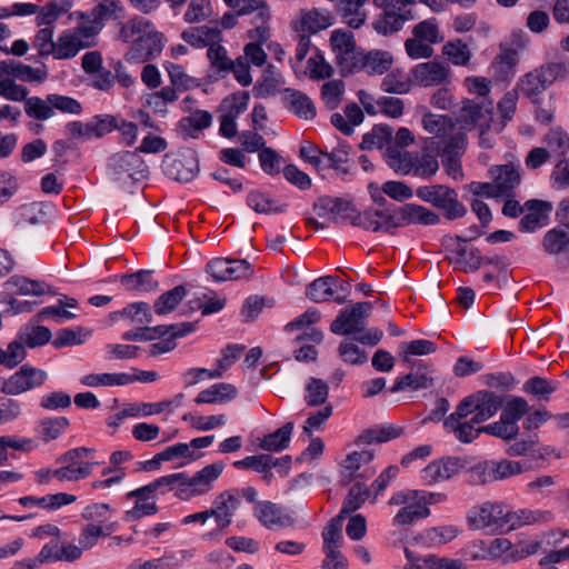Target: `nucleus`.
Segmentation results:
<instances>
[{
  "instance_id": "36",
  "label": "nucleus",
  "mask_w": 569,
  "mask_h": 569,
  "mask_svg": "<svg viewBox=\"0 0 569 569\" xmlns=\"http://www.w3.org/2000/svg\"><path fill=\"white\" fill-rule=\"evenodd\" d=\"M295 425L292 421L284 423L276 431L263 436L259 447L264 451L279 452L289 447Z\"/></svg>"
},
{
  "instance_id": "60",
  "label": "nucleus",
  "mask_w": 569,
  "mask_h": 569,
  "mask_svg": "<svg viewBox=\"0 0 569 569\" xmlns=\"http://www.w3.org/2000/svg\"><path fill=\"white\" fill-rule=\"evenodd\" d=\"M246 350L242 343H228L220 351V358L216 361V378H220L223 373L240 358Z\"/></svg>"
},
{
  "instance_id": "46",
  "label": "nucleus",
  "mask_w": 569,
  "mask_h": 569,
  "mask_svg": "<svg viewBox=\"0 0 569 569\" xmlns=\"http://www.w3.org/2000/svg\"><path fill=\"white\" fill-rule=\"evenodd\" d=\"M305 401L309 407H320L325 405L329 397L328 383L316 377H310L306 385Z\"/></svg>"
},
{
  "instance_id": "54",
  "label": "nucleus",
  "mask_w": 569,
  "mask_h": 569,
  "mask_svg": "<svg viewBox=\"0 0 569 569\" xmlns=\"http://www.w3.org/2000/svg\"><path fill=\"white\" fill-rule=\"evenodd\" d=\"M81 383L87 387L98 386H124L132 383L129 373H89L80 379Z\"/></svg>"
},
{
  "instance_id": "43",
  "label": "nucleus",
  "mask_w": 569,
  "mask_h": 569,
  "mask_svg": "<svg viewBox=\"0 0 569 569\" xmlns=\"http://www.w3.org/2000/svg\"><path fill=\"white\" fill-rule=\"evenodd\" d=\"M347 516L339 512L336 517L331 518L322 531V551L340 550V545L343 539L342 526Z\"/></svg>"
},
{
  "instance_id": "62",
  "label": "nucleus",
  "mask_w": 569,
  "mask_h": 569,
  "mask_svg": "<svg viewBox=\"0 0 569 569\" xmlns=\"http://www.w3.org/2000/svg\"><path fill=\"white\" fill-rule=\"evenodd\" d=\"M249 99L250 94L248 91H237L222 99L219 109L221 111H227V116H231L237 119L246 111Z\"/></svg>"
},
{
  "instance_id": "44",
  "label": "nucleus",
  "mask_w": 569,
  "mask_h": 569,
  "mask_svg": "<svg viewBox=\"0 0 569 569\" xmlns=\"http://www.w3.org/2000/svg\"><path fill=\"white\" fill-rule=\"evenodd\" d=\"M467 243L468 239H465L463 236H445L441 240V244L445 247L446 251L450 253L445 257V260L456 267H462L465 257L467 256Z\"/></svg>"
},
{
  "instance_id": "24",
  "label": "nucleus",
  "mask_w": 569,
  "mask_h": 569,
  "mask_svg": "<svg viewBox=\"0 0 569 569\" xmlns=\"http://www.w3.org/2000/svg\"><path fill=\"white\" fill-rule=\"evenodd\" d=\"M488 116L486 121H493V103L492 100L485 99L480 102L466 99L462 101V107L459 113V121L468 124L482 123L481 120Z\"/></svg>"
},
{
  "instance_id": "11",
  "label": "nucleus",
  "mask_w": 569,
  "mask_h": 569,
  "mask_svg": "<svg viewBox=\"0 0 569 569\" xmlns=\"http://www.w3.org/2000/svg\"><path fill=\"white\" fill-rule=\"evenodd\" d=\"M525 208L529 212L525 214L518 223L520 232H535L538 228L549 223V214L553 209L550 201L530 199L525 202Z\"/></svg>"
},
{
  "instance_id": "32",
  "label": "nucleus",
  "mask_w": 569,
  "mask_h": 569,
  "mask_svg": "<svg viewBox=\"0 0 569 569\" xmlns=\"http://www.w3.org/2000/svg\"><path fill=\"white\" fill-rule=\"evenodd\" d=\"M542 249L550 256H565L569 260V232L561 226L548 230L541 242Z\"/></svg>"
},
{
  "instance_id": "12",
  "label": "nucleus",
  "mask_w": 569,
  "mask_h": 569,
  "mask_svg": "<svg viewBox=\"0 0 569 569\" xmlns=\"http://www.w3.org/2000/svg\"><path fill=\"white\" fill-rule=\"evenodd\" d=\"M253 516L268 529L286 528L295 525V519L288 513H283L282 508L269 500L257 502L253 507Z\"/></svg>"
},
{
  "instance_id": "45",
  "label": "nucleus",
  "mask_w": 569,
  "mask_h": 569,
  "mask_svg": "<svg viewBox=\"0 0 569 569\" xmlns=\"http://www.w3.org/2000/svg\"><path fill=\"white\" fill-rule=\"evenodd\" d=\"M437 345L427 339L403 341L399 345V357L403 363L411 362V356H426L436 352Z\"/></svg>"
},
{
  "instance_id": "9",
  "label": "nucleus",
  "mask_w": 569,
  "mask_h": 569,
  "mask_svg": "<svg viewBox=\"0 0 569 569\" xmlns=\"http://www.w3.org/2000/svg\"><path fill=\"white\" fill-rule=\"evenodd\" d=\"M47 373L29 363L22 365L8 379L2 378L0 391L9 396H18L44 383Z\"/></svg>"
},
{
  "instance_id": "21",
  "label": "nucleus",
  "mask_w": 569,
  "mask_h": 569,
  "mask_svg": "<svg viewBox=\"0 0 569 569\" xmlns=\"http://www.w3.org/2000/svg\"><path fill=\"white\" fill-rule=\"evenodd\" d=\"M253 268L247 260H226L216 258V282L250 279Z\"/></svg>"
},
{
  "instance_id": "2",
  "label": "nucleus",
  "mask_w": 569,
  "mask_h": 569,
  "mask_svg": "<svg viewBox=\"0 0 569 569\" xmlns=\"http://www.w3.org/2000/svg\"><path fill=\"white\" fill-rule=\"evenodd\" d=\"M313 211L320 218H328L336 226L350 223L358 228L361 211L352 200L342 197L320 196L312 204Z\"/></svg>"
},
{
  "instance_id": "56",
  "label": "nucleus",
  "mask_w": 569,
  "mask_h": 569,
  "mask_svg": "<svg viewBox=\"0 0 569 569\" xmlns=\"http://www.w3.org/2000/svg\"><path fill=\"white\" fill-rule=\"evenodd\" d=\"M529 410L530 407L525 398L510 397L506 402L500 417L505 420V423H509V426L515 427L518 426L517 422L526 416Z\"/></svg>"
},
{
  "instance_id": "15",
  "label": "nucleus",
  "mask_w": 569,
  "mask_h": 569,
  "mask_svg": "<svg viewBox=\"0 0 569 569\" xmlns=\"http://www.w3.org/2000/svg\"><path fill=\"white\" fill-rule=\"evenodd\" d=\"M488 173L501 197H513L515 189L520 184V172L512 164H497L489 168Z\"/></svg>"
},
{
  "instance_id": "22",
  "label": "nucleus",
  "mask_w": 569,
  "mask_h": 569,
  "mask_svg": "<svg viewBox=\"0 0 569 569\" xmlns=\"http://www.w3.org/2000/svg\"><path fill=\"white\" fill-rule=\"evenodd\" d=\"M154 271L140 269L134 272L123 273L119 280L121 286L129 292L147 293L159 289V281L153 277Z\"/></svg>"
},
{
  "instance_id": "48",
  "label": "nucleus",
  "mask_w": 569,
  "mask_h": 569,
  "mask_svg": "<svg viewBox=\"0 0 569 569\" xmlns=\"http://www.w3.org/2000/svg\"><path fill=\"white\" fill-rule=\"evenodd\" d=\"M123 12L124 8L120 0H106L91 10V22L102 27L104 20L122 18Z\"/></svg>"
},
{
  "instance_id": "58",
  "label": "nucleus",
  "mask_w": 569,
  "mask_h": 569,
  "mask_svg": "<svg viewBox=\"0 0 569 569\" xmlns=\"http://www.w3.org/2000/svg\"><path fill=\"white\" fill-rule=\"evenodd\" d=\"M550 517V512L540 511V510H531V509H518L511 510L509 515L510 520V531L515 530L519 527L537 523L540 521H546L547 518Z\"/></svg>"
},
{
  "instance_id": "50",
  "label": "nucleus",
  "mask_w": 569,
  "mask_h": 569,
  "mask_svg": "<svg viewBox=\"0 0 569 569\" xmlns=\"http://www.w3.org/2000/svg\"><path fill=\"white\" fill-rule=\"evenodd\" d=\"M196 325L197 322H186L181 331H172L170 336L161 339V341L150 345L148 350L149 356L156 357L172 351L177 346L176 340L192 333L196 330Z\"/></svg>"
},
{
  "instance_id": "29",
  "label": "nucleus",
  "mask_w": 569,
  "mask_h": 569,
  "mask_svg": "<svg viewBox=\"0 0 569 569\" xmlns=\"http://www.w3.org/2000/svg\"><path fill=\"white\" fill-rule=\"evenodd\" d=\"M403 159H408L409 161V163L402 168L403 174H408L412 170L416 177L430 179L439 169L437 157L431 153H423L421 157L417 156L412 158L409 152H405Z\"/></svg>"
},
{
  "instance_id": "10",
  "label": "nucleus",
  "mask_w": 569,
  "mask_h": 569,
  "mask_svg": "<svg viewBox=\"0 0 569 569\" xmlns=\"http://www.w3.org/2000/svg\"><path fill=\"white\" fill-rule=\"evenodd\" d=\"M164 36L159 31H149L132 41L128 60L150 61L158 57L164 46Z\"/></svg>"
},
{
  "instance_id": "34",
  "label": "nucleus",
  "mask_w": 569,
  "mask_h": 569,
  "mask_svg": "<svg viewBox=\"0 0 569 569\" xmlns=\"http://www.w3.org/2000/svg\"><path fill=\"white\" fill-rule=\"evenodd\" d=\"M492 502L487 501L480 506L473 507L467 515L468 527L472 530H487L493 533L497 521H493Z\"/></svg>"
},
{
  "instance_id": "30",
  "label": "nucleus",
  "mask_w": 569,
  "mask_h": 569,
  "mask_svg": "<svg viewBox=\"0 0 569 569\" xmlns=\"http://www.w3.org/2000/svg\"><path fill=\"white\" fill-rule=\"evenodd\" d=\"M282 76L276 72L273 64H268L260 78L256 81L252 93L254 98L262 99L274 96L279 92V86L283 84Z\"/></svg>"
},
{
  "instance_id": "42",
  "label": "nucleus",
  "mask_w": 569,
  "mask_h": 569,
  "mask_svg": "<svg viewBox=\"0 0 569 569\" xmlns=\"http://www.w3.org/2000/svg\"><path fill=\"white\" fill-rule=\"evenodd\" d=\"M70 426L67 417H46L38 422V432L41 440L48 443L58 439Z\"/></svg>"
},
{
  "instance_id": "27",
  "label": "nucleus",
  "mask_w": 569,
  "mask_h": 569,
  "mask_svg": "<svg viewBox=\"0 0 569 569\" xmlns=\"http://www.w3.org/2000/svg\"><path fill=\"white\" fill-rule=\"evenodd\" d=\"M240 505L239 493L237 489L221 492L216 498V526L220 529L231 523V517Z\"/></svg>"
},
{
  "instance_id": "5",
  "label": "nucleus",
  "mask_w": 569,
  "mask_h": 569,
  "mask_svg": "<svg viewBox=\"0 0 569 569\" xmlns=\"http://www.w3.org/2000/svg\"><path fill=\"white\" fill-rule=\"evenodd\" d=\"M108 174L113 181L133 182L149 177V167L137 151H119L108 159Z\"/></svg>"
},
{
  "instance_id": "6",
  "label": "nucleus",
  "mask_w": 569,
  "mask_h": 569,
  "mask_svg": "<svg viewBox=\"0 0 569 569\" xmlns=\"http://www.w3.org/2000/svg\"><path fill=\"white\" fill-rule=\"evenodd\" d=\"M473 460L472 457L451 456L432 460L421 470V479L427 485H432L448 480L460 472H467V479H471Z\"/></svg>"
},
{
  "instance_id": "16",
  "label": "nucleus",
  "mask_w": 569,
  "mask_h": 569,
  "mask_svg": "<svg viewBox=\"0 0 569 569\" xmlns=\"http://www.w3.org/2000/svg\"><path fill=\"white\" fill-rule=\"evenodd\" d=\"M1 72L12 79L23 82H43L48 78V70L44 63L42 68H32L21 61L7 59L0 61Z\"/></svg>"
},
{
  "instance_id": "40",
  "label": "nucleus",
  "mask_w": 569,
  "mask_h": 569,
  "mask_svg": "<svg viewBox=\"0 0 569 569\" xmlns=\"http://www.w3.org/2000/svg\"><path fill=\"white\" fill-rule=\"evenodd\" d=\"M458 532L459 530L455 526L432 527L417 535L413 540L425 547H430L453 540L458 536Z\"/></svg>"
},
{
  "instance_id": "57",
  "label": "nucleus",
  "mask_w": 569,
  "mask_h": 569,
  "mask_svg": "<svg viewBox=\"0 0 569 569\" xmlns=\"http://www.w3.org/2000/svg\"><path fill=\"white\" fill-rule=\"evenodd\" d=\"M248 206L258 213H282L288 204L282 203L273 207L274 201L260 191H250L247 196Z\"/></svg>"
},
{
  "instance_id": "7",
  "label": "nucleus",
  "mask_w": 569,
  "mask_h": 569,
  "mask_svg": "<svg viewBox=\"0 0 569 569\" xmlns=\"http://www.w3.org/2000/svg\"><path fill=\"white\" fill-rule=\"evenodd\" d=\"M400 206H389L386 209L369 207L361 211L358 228L371 232H385L395 236L400 228Z\"/></svg>"
},
{
  "instance_id": "25",
  "label": "nucleus",
  "mask_w": 569,
  "mask_h": 569,
  "mask_svg": "<svg viewBox=\"0 0 569 569\" xmlns=\"http://www.w3.org/2000/svg\"><path fill=\"white\" fill-rule=\"evenodd\" d=\"M449 70L436 61H429L417 64L411 70V76L416 82L423 87L442 83L448 77Z\"/></svg>"
},
{
  "instance_id": "55",
  "label": "nucleus",
  "mask_w": 569,
  "mask_h": 569,
  "mask_svg": "<svg viewBox=\"0 0 569 569\" xmlns=\"http://www.w3.org/2000/svg\"><path fill=\"white\" fill-rule=\"evenodd\" d=\"M557 388V382L549 381L540 376L529 378L522 386L523 392L543 401H548Z\"/></svg>"
},
{
  "instance_id": "35",
  "label": "nucleus",
  "mask_w": 569,
  "mask_h": 569,
  "mask_svg": "<svg viewBox=\"0 0 569 569\" xmlns=\"http://www.w3.org/2000/svg\"><path fill=\"white\" fill-rule=\"evenodd\" d=\"M92 336V330L82 326L62 328L56 332L51 341L54 349H62L71 346H80Z\"/></svg>"
},
{
  "instance_id": "19",
  "label": "nucleus",
  "mask_w": 569,
  "mask_h": 569,
  "mask_svg": "<svg viewBox=\"0 0 569 569\" xmlns=\"http://www.w3.org/2000/svg\"><path fill=\"white\" fill-rule=\"evenodd\" d=\"M400 228L409 224L436 226L440 222V216L417 203H405L399 207Z\"/></svg>"
},
{
  "instance_id": "26",
  "label": "nucleus",
  "mask_w": 569,
  "mask_h": 569,
  "mask_svg": "<svg viewBox=\"0 0 569 569\" xmlns=\"http://www.w3.org/2000/svg\"><path fill=\"white\" fill-rule=\"evenodd\" d=\"M405 433L402 427L393 425L375 426L362 430L357 437L356 445L383 443L397 439Z\"/></svg>"
},
{
  "instance_id": "14",
  "label": "nucleus",
  "mask_w": 569,
  "mask_h": 569,
  "mask_svg": "<svg viewBox=\"0 0 569 569\" xmlns=\"http://www.w3.org/2000/svg\"><path fill=\"white\" fill-rule=\"evenodd\" d=\"M367 320L362 311L351 308H342L336 319L330 323V331L339 336H350L363 331Z\"/></svg>"
},
{
  "instance_id": "51",
  "label": "nucleus",
  "mask_w": 569,
  "mask_h": 569,
  "mask_svg": "<svg viewBox=\"0 0 569 569\" xmlns=\"http://www.w3.org/2000/svg\"><path fill=\"white\" fill-rule=\"evenodd\" d=\"M517 100H518V91L517 89L507 91L503 97L498 102V110L501 114V120L499 122L493 121V131L500 133L508 121L513 118V114L517 109Z\"/></svg>"
},
{
  "instance_id": "37",
  "label": "nucleus",
  "mask_w": 569,
  "mask_h": 569,
  "mask_svg": "<svg viewBox=\"0 0 569 569\" xmlns=\"http://www.w3.org/2000/svg\"><path fill=\"white\" fill-rule=\"evenodd\" d=\"M186 284H179L161 293L153 302L152 309L158 316H166L176 310L187 296Z\"/></svg>"
},
{
  "instance_id": "20",
  "label": "nucleus",
  "mask_w": 569,
  "mask_h": 569,
  "mask_svg": "<svg viewBox=\"0 0 569 569\" xmlns=\"http://www.w3.org/2000/svg\"><path fill=\"white\" fill-rule=\"evenodd\" d=\"M335 23L333 16L326 11L321 12L318 9L302 11L301 19L293 23L296 32L308 33L309 37L331 27Z\"/></svg>"
},
{
  "instance_id": "17",
  "label": "nucleus",
  "mask_w": 569,
  "mask_h": 569,
  "mask_svg": "<svg viewBox=\"0 0 569 569\" xmlns=\"http://www.w3.org/2000/svg\"><path fill=\"white\" fill-rule=\"evenodd\" d=\"M186 322L172 323V325H158L150 327L149 325L134 327L133 329L127 330L121 335L124 341H153L157 339H163L171 335L172 331H181L184 328Z\"/></svg>"
},
{
  "instance_id": "4",
  "label": "nucleus",
  "mask_w": 569,
  "mask_h": 569,
  "mask_svg": "<svg viewBox=\"0 0 569 569\" xmlns=\"http://www.w3.org/2000/svg\"><path fill=\"white\" fill-rule=\"evenodd\" d=\"M161 169L171 180L187 183L196 178L199 172V160L196 150L188 147L167 152L161 162Z\"/></svg>"
},
{
  "instance_id": "33",
  "label": "nucleus",
  "mask_w": 569,
  "mask_h": 569,
  "mask_svg": "<svg viewBox=\"0 0 569 569\" xmlns=\"http://www.w3.org/2000/svg\"><path fill=\"white\" fill-rule=\"evenodd\" d=\"M18 338L24 341L28 348L36 349L49 343L52 332L48 327L40 326L31 319L29 323L20 328Z\"/></svg>"
},
{
  "instance_id": "39",
  "label": "nucleus",
  "mask_w": 569,
  "mask_h": 569,
  "mask_svg": "<svg viewBox=\"0 0 569 569\" xmlns=\"http://www.w3.org/2000/svg\"><path fill=\"white\" fill-rule=\"evenodd\" d=\"M547 84L539 76L537 68L525 73L517 83V89L533 104H541L539 96L547 89Z\"/></svg>"
},
{
  "instance_id": "49",
  "label": "nucleus",
  "mask_w": 569,
  "mask_h": 569,
  "mask_svg": "<svg viewBox=\"0 0 569 569\" xmlns=\"http://www.w3.org/2000/svg\"><path fill=\"white\" fill-rule=\"evenodd\" d=\"M152 307L146 301L128 303L123 308L124 319L130 320L136 327L150 325L153 322Z\"/></svg>"
},
{
  "instance_id": "41",
  "label": "nucleus",
  "mask_w": 569,
  "mask_h": 569,
  "mask_svg": "<svg viewBox=\"0 0 569 569\" xmlns=\"http://www.w3.org/2000/svg\"><path fill=\"white\" fill-rule=\"evenodd\" d=\"M86 47L87 44H83L70 30H64L59 36L54 47H51L50 51H52V56L56 59L63 60L76 57L78 52Z\"/></svg>"
},
{
  "instance_id": "31",
  "label": "nucleus",
  "mask_w": 569,
  "mask_h": 569,
  "mask_svg": "<svg viewBox=\"0 0 569 569\" xmlns=\"http://www.w3.org/2000/svg\"><path fill=\"white\" fill-rule=\"evenodd\" d=\"M77 500V497L66 492H58L54 495H46L43 497L24 496L18 499V502L24 508L41 507L47 510H56L62 506L71 505Z\"/></svg>"
},
{
  "instance_id": "53",
  "label": "nucleus",
  "mask_w": 569,
  "mask_h": 569,
  "mask_svg": "<svg viewBox=\"0 0 569 569\" xmlns=\"http://www.w3.org/2000/svg\"><path fill=\"white\" fill-rule=\"evenodd\" d=\"M365 50L360 47H355L352 53H340L337 58V64L340 69L342 77H348L357 71L363 70L366 67L365 62Z\"/></svg>"
},
{
  "instance_id": "1",
  "label": "nucleus",
  "mask_w": 569,
  "mask_h": 569,
  "mask_svg": "<svg viewBox=\"0 0 569 569\" xmlns=\"http://www.w3.org/2000/svg\"><path fill=\"white\" fill-rule=\"evenodd\" d=\"M530 469H532L530 460L486 459L473 462L472 476L471 479H467V482L471 486H486L507 480Z\"/></svg>"
},
{
  "instance_id": "59",
  "label": "nucleus",
  "mask_w": 569,
  "mask_h": 569,
  "mask_svg": "<svg viewBox=\"0 0 569 569\" xmlns=\"http://www.w3.org/2000/svg\"><path fill=\"white\" fill-rule=\"evenodd\" d=\"M164 68L168 71L171 83L179 90L186 91L200 86V80L188 76L182 66L166 61Z\"/></svg>"
},
{
  "instance_id": "23",
  "label": "nucleus",
  "mask_w": 569,
  "mask_h": 569,
  "mask_svg": "<svg viewBox=\"0 0 569 569\" xmlns=\"http://www.w3.org/2000/svg\"><path fill=\"white\" fill-rule=\"evenodd\" d=\"M4 286L7 288H16L13 293L19 296L58 295L57 290L46 281L34 280L19 274L11 276L4 282Z\"/></svg>"
},
{
  "instance_id": "63",
  "label": "nucleus",
  "mask_w": 569,
  "mask_h": 569,
  "mask_svg": "<svg viewBox=\"0 0 569 569\" xmlns=\"http://www.w3.org/2000/svg\"><path fill=\"white\" fill-rule=\"evenodd\" d=\"M425 130L437 137H446L455 127L452 119L447 114H433L428 112L422 118Z\"/></svg>"
},
{
  "instance_id": "3",
  "label": "nucleus",
  "mask_w": 569,
  "mask_h": 569,
  "mask_svg": "<svg viewBox=\"0 0 569 569\" xmlns=\"http://www.w3.org/2000/svg\"><path fill=\"white\" fill-rule=\"evenodd\" d=\"M418 0H391L373 22V30L381 36H391L400 31L405 23L419 18L415 6Z\"/></svg>"
},
{
  "instance_id": "8",
  "label": "nucleus",
  "mask_w": 569,
  "mask_h": 569,
  "mask_svg": "<svg viewBox=\"0 0 569 569\" xmlns=\"http://www.w3.org/2000/svg\"><path fill=\"white\" fill-rule=\"evenodd\" d=\"M116 128H118V116L109 113L96 114L86 123L73 120L66 124V131L71 138L84 140L101 139Z\"/></svg>"
},
{
  "instance_id": "18",
  "label": "nucleus",
  "mask_w": 569,
  "mask_h": 569,
  "mask_svg": "<svg viewBox=\"0 0 569 569\" xmlns=\"http://www.w3.org/2000/svg\"><path fill=\"white\" fill-rule=\"evenodd\" d=\"M284 107L301 119L312 120L317 116L313 101L302 91L293 88L283 89Z\"/></svg>"
},
{
  "instance_id": "61",
  "label": "nucleus",
  "mask_w": 569,
  "mask_h": 569,
  "mask_svg": "<svg viewBox=\"0 0 569 569\" xmlns=\"http://www.w3.org/2000/svg\"><path fill=\"white\" fill-rule=\"evenodd\" d=\"M477 410H483L489 418L493 417L503 407L505 398L489 390L475 392Z\"/></svg>"
},
{
  "instance_id": "47",
  "label": "nucleus",
  "mask_w": 569,
  "mask_h": 569,
  "mask_svg": "<svg viewBox=\"0 0 569 569\" xmlns=\"http://www.w3.org/2000/svg\"><path fill=\"white\" fill-rule=\"evenodd\" d=\"M369 497L370 490L366 485L361 481H356V483L349 489L348 495L342 502L340 512L345 516H349L360 509Z\"/></svg>"
},
{
  "instance_id": "38",
  "label": "nucleus",
  "mask_w": 569,
  "mask_h": 569,
  "mask_svg": "<svg viewBox=\"0 0 569 569\" xmlns=\"http://www.w3.org/2000/svg\"><path fill=\"white\" fill-rule=\"evenodd\" d=\"M211 122L212 114L209 111L196 110L181 118L178 128L186 137L197 138L200 131L211 126Z\"/></svg>"
},
{
  "instance_id": "13",
  "label": "nucleus",
  "mask_w": 569,
  "mask_h": 569,
  "mask_svg": "<svg viewBox=\"0 0 569 569\" xmlns=\"http://www.w3.org/2000/svg\"><path fill=\"white\" fill-rule=\"evenodd\" d=\"M518 61L517 49H513V47L506 42H501L499 44V53L490 64V71L496 81H510L516 73Z\"/></svg>"
},
{
  "instance_id": "64",
  "label": "nucleus",
  "mask_w": 569,
  "mask_h": 569,
  "mask_svg": "<svg viewBox=\"0 0 569 569\" xmlns=\"http://www.w3.org/2000/svg\"><path fill=\"white\" fill-rule=\"evenodd\" d=\"M442 53L456 66H467L471 58V52L461 39L448 41L442 47Z\"/></svg>"
},
{
  "instance_id": "28",
  "label": "nucleus",
  "mask_w": 569,
  "mask_h": 569,
  "mask_svg": "<svg viewBox=\"0 0 569 569\" xmlns=\"http://www.w3.org/2000/svg\"><path fill=\"white\" fill-rule=\"evenodd\" d=\"M338 276L319 277L306 287V297L315 303H321L333 299L335 287H338Z\"/></svg>"
},
{
  "instance_id": "52",
  "label": "nucleus",
  "mask_w": 569,
  "mask_h": 569,
  "mask_svg": "<svg viewBox=\"0 0 569 569\" xmlns=\"http://www.w3.org/2000/svg\"><path fill=\"white\" fill-rule=\"evenodd\" d=\"M366 70L369 74H383L392 66L393 59L390 52L371 50L365 54Z\"/></svg>"
}]
</instances>
